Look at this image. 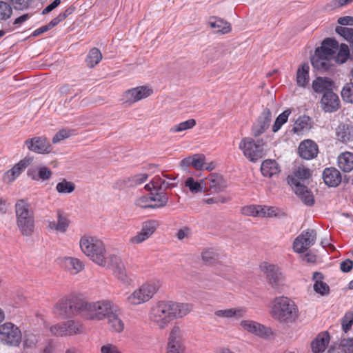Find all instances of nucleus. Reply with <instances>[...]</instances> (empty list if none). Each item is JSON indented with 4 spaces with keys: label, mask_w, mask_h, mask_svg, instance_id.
Returning <instances> with one entry per match:
<instances>
[{
    "label": "nucleus",
    "mask_w": 353,
    "mask_h": 353,
    "mask_svg": "<svg viewBox=\"0 0 353 353\" xmlns=\"http://www.w3.org/2000/svg\"><path fill=\"white\" fill-rule=\"evenodd\" d=\"M191 310L192 306L188 303L161 301L152 307L150 319L160 329H163L173 319L183 317Z\"/></svg>",
    "instance_id": "f257e3e1"
},
{
    "label": "nucleus",
    "mask_w": 353,
    "mask_h": 353,
    "mask_svg": "<svg viewBox=\"0 0 353 353\" xmlns=\"http://www.w3.org/2000/svg\"><path fill=\"white\" fill-rule=\"evenodd\" d=\"M270 312L274 320L285 325L295 323L299 316L297 305L285 296L275 298L272 302Z\"/></svg>",
    "instance_id": "f03ea898"
},
{
    "label": "nucleus",
    "mask_w": 353,
    "mask_h": 353,
    "mask_svg": "<svg viewBox=\"0 0 353 353\" xmlns=\"http://www.w3.org/2000/svg\"><path fill=\"white\" fill-rule=\"evenodd\" d=\"M79 315L91 321H101L107 319L112 312H117V307L109 300L89 302L82 299L78 305Z\"/></svg>",
    "instance_id": "7ed1b4c3"
},
{
    "label": "nucleus",
    "mask_w": 353,
    "mask_h": 353,
    "mask_svg": "<svg viewBox=\"0 0 353 353\" xmlns=\"http://www.w3.org/2000/svg\"><path fill=\"white\" fill-rule=\"evenodd\" d=\"M79 246L81 250L93 262L100 266H106L109 255L101 240L94 236L84 235L80 239Z\"/></svg>",
    "instance_id": "20e7f679"
},
{
    "label": "nucleus",
    "mask_w": 353,
    "mask_h": 353,
    "mask_svg": "<svg viewBox=\"0 0 353 353\" xmlns=\"http://www.w3.org/2000/svg\"><path fill=\"white\" fill-rule=\"evenodd\" d=\"M311 176L310 170L305 166H299L292 176H289L288 183L293 188L295 194L307 205L312 206L314 203V196L303 182Z\"/></svg>",
    "instance_id": "39448f33"
},
{
    "label": "nucleus",
    "mask_w": 353,
    "mask_h": 353,
    "mask_svg": "<svg viewBox=\"0 0 353 353\" xmlns=\"http://www.w3.org/2000/svg\"><path fill=\"white\" fill-rule=\"evenodd\" d=\"M161 286L160 281L152 280L143 283L126 298L127 303L130 305H139L149 301L158 292Z\"/></svg>",
    "instance_id": "423d86ee"
},
{
    "label": "nucleus",
    "mask_w": 353,
    "mask_h": 353,
    "mask_svg": "<svg viewBox=\"0 0 353 353\" xmlns=\"http://www.w3.org/2000/svg\"><path fill=\"white\" fill-rule=\"evenodd\" d=\"M263 140L255 141L250 137L243 138L239 148L243 155L251 162L255 163L265 155Z\"/></svg>",
    "instance_id": "0eeeda50"
},
{
    "label": "nucleus",
    "mask_w": 353,
    "mask_h": 353,
    "mask_svg": "<svg viewBox=\"0 0 353 353\" xmlns=\"http://www.w3.org/2000/svg\"><path fill=\"white\" fill-rule=\"evenodd\" d=\"M21 339V332L14 323L6 322L0 325V342L3 345L19 346Z\"/></svg>",
    "instance_id": "6e6552de"
},
{
    "label": "nucleus",
    "mask_w": 353,
    "mask_h": 353,
    "mask_svg": "<svg viewBox=\"0 0 353 353\" xmlns=\"http://www.w3.org/2000/svg\"><path fill=\"white\" fill-rule=\"evenodd\" d=\"M82 299L77 297L61 299L54 306V312L60 316L66 317L72 314H79L78 305Z\"/></svg>",
    "instance_id": "1a4fd4ad"
},
{
    "label": "nucleus",
    "mask_w": 353,
    "mask_h": 353,
    "mask_svg": "<svg viewBox=\"0 0 353 353\" xmlns=\"http://www.w3.org/2000/svg\"><path fill=\"white\" fill-rule=\"evenodd\" d=\"M316 240V232L314 230L303 231L294 241L293 250L297 253H303L312 246Z\"/></svg>",
    "instance_id": "9d476101"
},
{
    "label": "nucleus",
    "mask_w": 353,
    "mask_h": 353,
    "mask_svg": "<svg viewBox=\"0 0 353 353\" xmlns=\"http://www.w3.org/2000/svg\"><path fill=\"white\" fill-rule=\"evenodd\" d=\"M260 268L265 274L267 280L272 288H277L283 283L284 276L277 265L263 262L261 264Z\"/></svg>",
    "instance_id": "9b49d317"
},
{
    "label": "nucleus",
    "mask_w": 353,
    "mask_h": 353,
    "mask_svg": "<svg viewBox=\"0 0 353 353\" xmlns=\"http://www.w3.org/2000/svg\"><path fill=\"white\" fill-rule=\"evenodd\" d=\"M185 346L182 341L181 331L179 326L172 329L168 338L167 353H184Z\"/></svg>",
    "instance_id": "f8f14e48"
},
{
    "label": "nucleus",
    "mask_w": 353,
    "mask_h": 353,
    "mask_svg": "<svg viewBox=\"0 0 353 353\" xmlns=\"http://www.w3.org/2000/svg\"><path fill=\"white\" fill-rule=\"evenodd\" d=\"M152 92L153 90L150 87L143 85L128 90L125 92L123 97L127 103L132 104L148 97Z\"/></svg>",
    "instance_id": "ddd939ff"
},
{
    "label": "nucleus",
    "mask_w": 353,
    "mask_h": 353,
    "mask_svg": "<svg viewBox=\"0 0 353 353\" xmlns=\"http://www.w3.org/2000/svg\"><path fill=\"white\" fill-rule=\"evenodd\" d=\"M320 103L322 110L330 113L337 111L341 104L339 96L332 90H327L323 94Z\"/></svg>",
    "instance_id": "4468645a"
},
{
    "label": "nucleus",
    "mask_w": 353,
    "mask_h": 353,
    "mask_svg": "<svg viewBox=\"0 0 353 353\" xmlns=\"http://www.w3.org/2000/svg\"><path fill=\"white\" fill-rule=\"evenodd\" d=\"M272 120V112L269 108L263 109L256 121L253 124L252 133L254 137H259L269 128Z\"/></svg>",
    "instance_id": "2eb2a0df"
},
{
    "label": "nucleus",
    "mask_w": 353,
    "mask_h": 353,
    "mask_svg": "<svg viewBox=\"0 0 353 353\" xmlns=\"http://www.w3.org/2000/svg\"><path fill=\"white\" fill-rule=\"evenodd\" d=\"M25 145L29 150L38 154L49 153L51 150L50 143L43 137L28 139L25 141Z\"/></svg>",
    "instance_id": "dca6fc26"
},
{
    "label": "nucleus",
    "mask_w": 353,
    "mask_h": 353,
    "mask_svg": "<svg viewBox=\"0 0 353 353\" xmlns=\"http://www.w3.org/2000/svg\"><path fill=\"white\" fill-rule=\"evenodd\" d=\"M240 325L243 330L260 337H266L270 332L269 328L254 321L243 320Z\"/></svg>",
    "instance_id": "f3484780"
},
{
    "label": "nucleus",
    "mask_w": 353,
    "mask_h": 353,
    "mask_svg": "<svg viewBox=\"0 0 353 353\" xmlns=\"http://www.w3.org/2000/svg\"><path fill=\"white\" fill-rule=\"evenodd\" d=\"M31 161L30 158H24L21 160L3 174V180L8 183H12L25 170Z\"/></svg>",
    "instance_id": "a211bd4d"
},
{
    "label": "nucleus",
    "mask_w": 353,
    "mask_h": 353,
    "mask_svg": "<svg viewBox=\"0 0 353 353\" xmlns=\"http://www.w3.org/2000/svg\"><path fill=\"white\" fill-rule=\"evenodd\" d=\"M107 267L111 268L114 274L121 281L126 280V270L124 263L121 258L114 254H110L108 259Z\"/></svg>",
    "instance_id": "6ab92c4d"
},
{
    "label": "nucleus",
    "mask_w": 353,
    "mask_h": 353,
    "mask_svg": "<svg viewBox=\"0 0 353 353\" xmlns=\"http://www.w3.org/2000/svg\"><path fill=\"white\" fill-rule=\"evenodd\" d=\"M298 150L301 158L306 160H310L317 156L319 153V147L314 141L310 139H307L300 143Z\"/></svg>",
    "instance_id": "aec40b11"
},
{
    "label": "nucleus",
    "mask_w": 353,
    "mask_h": 353,
    "mask_svg": "<svg viewBox=\"0 0 353 353\" xmlns=\"http://www.w3.org/2000/svg\"><path fill=\"white\" fill-rule=\"evenodd\" d=\"M17 221L34 218L30 205L26 200L19 199L14 205Z\"/></svg>",
    "instance_id": "412c9836"
},
{
    "label": "nucleus",
    "mask_w": 353,
    "mask_h": 353,
    "mask_svg": "<svg viewBox=\"0 0 353 353\" xmlns=\"http://www.w3.org/2000/svg\"><path fill=\"white\" fill-rule=\"evenodd\" d=\"M330 339L327 332L319 333L312 342L311 348L313 353H323L327 348Z\"/></svg>",
    "instance_id": "4be33fe9"
},
{
    "label": "nucleus",
    "mask_w": 353,
    "mask_h": 353,
    "mask_svg": "<svg viewBox=\"0 0 353 353\" xmlns=\"http://www.w3.org/2000/svg\"><path fill=\"white\" fill-rule=\"evenodd\" d=\"M323 179L330 187H336L341 182V173L334 168H325L323 173Z\"/></svg>",
    "instance_id": "5701e85b"
},
{
    "label": "nucleus",
    "mask_w": 353,
    "mask_h": 353,
    "mask_svg": "<svg viewBox=\"0 0 353 353\" xmlns=\"http://www.w3.org/2000/svg\"><path fill=\"white\" fill-rule=\"evenodd\" d=\"M148 179L147 174H138L132 176L122 179L117 182V188L121 190L126 187H132L144 183Z\"/></svg>",
    "instance_id": "b1692460"
},
{
    "label": "nucleus",
    "mask_w": 353,
    "mask_h": 353,
    "mask_svg": "<svg viewBox=\"0 0 353 353\" xmlns=\"http://www.w3.org/2000/svg\"><path fill=\"white\" fill-rule=\"evenodd\" d=\"M316 50L331 59L339 50V43L334 39L327 38L323 41L321 46Z\"/></svg>",
    "instance_id": "393cba45"
},
{
    "label": "nucleus",
    "mask_w": 353,
    "mask_h": 353,
    "mask_svg": "<svg viewBox=\"0 0 353 353\" xmlns=\"http://www.w3.org/2000/svg\"><path fill=\"white\" fill-rule=\"evenodd\" d=\"M330 59L327 56L323 55L319 50H315L314 54L311 58V63L312 66L321 71L327 70L330 65Z\"/></svg>",
    "instance_id": "a878e982"
},
{
    "label": "nucleus",
    "mask_w": 353,
    "mask_h": 353,
    "mask_svg": "<svg viewBox=\"0 0 353 353\" xmlns=\"http://www.w3.org/2000/svg\"><path fill=\"white\" fill-rule=\"evenodd\" d=\"M312 89L316 93H324L332 90L333 81L329 77H317L312 81Z\"/></svg>",
    "instance_id": "bb28decb"
},
{
    "label": "nucleus",
    "mask_w": 353,
    "mask_h": 353,
    "mask_svg": "<svg viewBox=\"0 0 353 353\" xmlns=\"http://www.w3.org/2000/svg\"><path fill=\"white\" fill-rule=\"evenodd\" d=\"M323 278L324 276L321 272H315L313 273L314 290L322 296L327 295L330 293V287L323 281Z\"/></svg>",
    "instance_id": "cd10ccee"
},
{
    "label": "nucleus",
    "mask_w": 353,
    "mask_h": 353,
    "mask_svg": "<svg viewBox=\"0 0 353 353\" xmlns=\"http://www.w3.org/2000/svg\"><path fill=\"white\" fill-rule=\"evenodd\" d=\"M246 312L244 307H235L216 310L214 314L216 316L225 319H239L243 317Z\"/></svg>",
    "instance_id": "c85d7f7f"
},
{
    "label": "nucleus",
    "mask_w": 353,
    "mask_h": 353,
    "mask_svg": "<svg viewBox=\"0 0 353 353\" xmlns=\"http://www.w3.org/2000/svg\"><path fill=\"white\" fill-rule=\"evenodd\" d=\"M338 165L344 172L353 170V153L350 152H342L337 158Z\"/></svg>",
    "instance_id": "c756f323"
},
{
    "label": "nucleus",
    "mask_w": 353,
    "mask_h": 353,
    "mask_svg": "<svg viewBox=\"0 0 353 353\" xmlns=\"http://www.w3.org/2000/svg\"><path fill=\"white\" fill-rule=\"evenodd\" d=\"M261 171L264 176L270 178L280 172V168L275 160L266 159L262 162Z\"/></svg>",
    "instance_id": "7c9ffc66"
},
{
    "label": "nucleus",
    "mask_w": 353,
    "mask_h": 353,
    "mask_svg": "<svg viewBox=\"0 0 353 353\" xmlns=\"http://www.w3.org/2000/svg\"><path fill=\"white\" fill-rule=\"evenodd\" d=\"M62 266L70 272L71 274H77L83 268V263L77 258L65 257L61 261Z\"/></svg>",
    "instance_id": "2f4dec72"
},
{
    "label": "nucleus",
    "mask_w": 353,
    "mask_h": 353,
    "mask_svg": "<svg viewBox=\"0 0 353 353\" xmlns=\"http://www.w3.org/2000/svg\"><path fill=\"white\" fill-rule=\"evenodd\" d=\"M210 28L216 29L217 33L226 34L230 32V24L221 18L212 17L208 22Z\"/></svg>",
    "instance_id": "473e14b6"
},
{
    "label": "nucleus",
    "mask_w": 353,
    "mask_h": 353,
    "mask_svg": "<svg viewBox=\"0 0 353 353\" xmlns=\"http://www.w3.org/2000/svg\"><path fill=\"white\" fill-rule=\"evenodd\" d=\"M205 185H208V188L211 192H219L225 188L223 179L219 176H210L207 179Z\"/></svg>",
    "instance_id": "72a5a7b5"
},
{
    "label": "nucleus",
    "mask_w": 353,
    "mask_h": 353,
    "mask_svg": "<svg viewBox=\"0 0 353 353\" xmlns=\"http://www.w3.org/2000/svg\"><path fill=\"white\" fill-rule=\"evenodd\" d=\"M17 225L23 236H31L34 230V218L17 221Z\"/></svg>",
    "instance_id": "f704fd0d"
},
{
    "label": "nucleus",
    "mask_w": 353,
    "mask_h": 353,
    "mask_svg": "<svg viewBox=\"0 0 353 353\" xmlns=\"http://www.w3.org/2000/svg\"><path fill=\"white\" fill-rule=\"evenodd\" d=\"M308 63H304L298 68L296 72V83L300 87H305L309 81Z\"/></svg>",
    "instance_id": "c9c22d12"
},
{
    "label": "nucleus",
    "mask_w": 353,
    "mask_h": 353,
    "mask_svg": "<svg viewBox=\"0 0 353 353\" xmlns=\"http://www.w3.org/2000/svg\"><path fill=\"white\" fill-rule=\"evenodd\" d=\"M152 188L156 192H164L168 189H172L176 186L175 183L166 181L163 177L155 176L152 180Z\"/></svg>",
    "instance_id": "e433bc0d"
},
{
    "label": "nucleus",
    "mask_w": 353,
    "mask_h": 353,
    "mask_svg": "<svg viewBox=\"0 0 353 353\" xmlns=\"http://www.w3.org/2000/svg\"><path fill=\"white\" fill-rule=\"evenodd\" d=\"M152 208H162L166 205L168 202V196L164 192H157L155 194H150Z\"/></svg>",
    "instance_id": "4c0bfd02"
},
{
    "label": "nucleus",
    "mask_w": 353,
    "mask_h": 353,
    "mask_svg": "<svg viewBox=\"0 0 353 353\" xmlns=\"http://www.w3.org/2000/svg\"><path fill=\"white\" fill-rule=\"evenodd\" d=\"M107 319L108 320V324L112 330L119 333L123 330L124 323L116 314V312H112Z\"/></svg>",
    "instance_id": "58836bf2"
},
{
    "label": "nucleus",
    "mask_w": 353,
    "mask_h": 353,
    "mask_svg": "<svg viewBox=\"0 0 353 353\" xmlns=\"http://www.w3.org/2000/svg\"><path fill=\"white\" fill-rule=\"evenodd\" d=\"M101 59L102 54L101 51L97 48H93L87 55L85 61L87 65L92 68L101 61Z\"/></svg>",
    "instance_id": "ea45409f"
},
{
    "label": "nucleus",
    "mask_w": 353,
    "mask_h": 353,
    "mask_svg": "<svg viewBox=\"0 0 353 353\" xmlns=\"http://www.w3.org/2000/svg\"><path fill=\"white\" fill-rule=\"evenodd\" d=\"M28 174L32 179L45 181L50 178L51 171L46 167H41L37 170H29Z\"/></svg>",
    "instance_id": "a19ab883"
},
{
    "label": "nucleus",
    "mask_w": 353,
    "mask_h": 353,
    "mask_svg": "<svg viewBox=\"0 0 353 353\" xmlns=\"http://www.w3.org/2000/svg\"><path fill=\"white\" fill-rule=\"evenodd\" d=\"M336 135L338 140L346 143L350 140V128L347 124H340L336 131Z\"/></svg>",
    "instance_id": "79ce46f5"
},
{
    "label": "nucleus",
    "mask_w": 353,
    "mask_h": 353,
    "mask_svg": "<svg viewBox=\"0 0 353 353\" xmlns=\"http://www.w3.org/2000/svg\"><path fill=\"white\" fill-rule=\"evenodd\" d=\"M196 120L194 119H188L185 121L181 122L178 124L174 125L170 129L172 133L181 132L184 130L192 129L196 125Z\"/></svg>",
    "instance_id": "37998d69"
},
{
    "label": "nucleus",
    "mask_w": 353,
    "mask_h": 353,
    "mask_svg": "<svg viewBox=\"0 0 353 353\" xmlns=\"http://www.w3.org/2000/svg\"><path fill=\"white\" fill-rule=\"evenodd\" d=\"M290 114L291 110L290 109H287L276 117L272 129L274 132H278L282 125L288 121Z\"/></svg>",
    "instance_id": "c03bdc74"
},
{
    "label": "nucleus",
    "mask_w": 353,
    "mask_h": 353,
    "mask_svg": "<svg viewBox=\"0 0 353 353\" xmlns=\"http://www.w3.org/2000/svg\"><path fill=\"white\" fill-rule=\"evenodd\" d=\"M57 226H58V232L64 233L66 232L69 227V220L65 216L64 213L59 210L57 212Z\"/></svg>",
    "instance_id": "a18cd8bd"
},
{
    "label": "nucleus",
    "mask_w": 353,
    "mask_h": 353,
    "mask_svg": "<svg viewBox=\"0 0 353 353\" xmlns=\"http://www.w3.org/2000/svg\"><path fill=\"white\" fill-rule=\"evenodd\" d=\"M185 185L192 193L194 194L205 192L206 188V187L203 188L200 182L195 181L192 177H188L185 182Z\"/></svg>",
    "instance_id": "49530a36"
},
{
    "label": "nucleus",
    "mask_w": 353,
    "mask_h": 353,
    "mask_svg": "<svg viewBox=\"0 0 353 353\" xmlns=\"http://www.w3.org/2000/svg\"><path fill=\"white\" fill-rule=\"evenodd\" d=\"M341 94L345 102L353 103V83H345L342 88Z\"/></svg>",
    "instance_id": "de8ad7c7"
},
{
    "label": "nucleus",
    "mask_w": 353,
    "mask_h": 353,
    "mask_svg": "<svg viewBox=\"0 0 353 353\" xmlns=\"http://www.w3.org/2000/svg\"><path fill=\"white\" fill-rule=\"evenodd\" d=\"M65 323L67 331V336L79 334L83 331V326L79 322H75L74 321L70 320L65 322Z\"/></svg>",
    "instance_id": "09e8293b"
},
{
    "label": "nucleus",
    "mask_w": 353,
    "mask_h": 353,
    "mask_svg": "<svg viewBox=\"0 0 353 353\" xmlns=\"http://www.w3.org/2000/svg\"><path fill=\"white\" fill-rule=\"evenodd\" d=\"M337 51L338 52L335 58L336 62L338 63H345L350 56V50L348 46L346 44H341L340 48L339 47V50Z\"/></svg>",
    "instance_id": "8fccbe9b"
},
{
    "label": "nucleus",
    "mask_w": 353,
    "mask_h": 353,
    "mask_svg": "<svg viewBox=\"0 0 353 353\" xmlns=\"http://www.w3.org/2000/svg\"><path fill=\"white\" fill-rule=\"evenodd\" d=\"M75 189V185L73 183L63 180L58 183L56 186V190L61 194H68L72 192Z\"/></svg>",
    "instance_id": "3c124183"
},
{
    "label": "nucleus",
    "mask_w": 353,
    "mask_h": 353,
    "mask_svg": "<svg viewBox=\"0 0 353 353\" xmlns=\"http://www.w3.org/2000/svg\"><path fill=\"white\" fill-rule=\"evenodd\" d=\"M12 14V8L7 2L0 1V21H6Z\"/></svg>",
    "instance_id": "603ef678"
},
{
    "label": "nucleus",
    "mask_w": 353,
    "mask_h": 353,
    "mask_svg": "<svg viewBox=\"0 0 353 353\" xmlns=\"http://www.w3.org/2000/svg\"><path fill=\"white\" fill-rule=\"evenodd\" d=\"M158 226V223L155 220H149L143 223L141 231L146 235L148 238L152 235Z\"/></svg>",
    "instance_id": "864d4df0"
},
{
    "label": "nucleus",
    "mask_w": 353,
    "mask_h": 353,
    "mask_svg": "<svg viewBox=\"0 0 353 353\" xmlns=\"http://www.w3.org/2000/svg\"><path fill=\"white\" fill-rule=\"evenodd\" d=\"M309 117H299L294 123L293 131L294 133L299 134L304 129L308 127Z\"/></svg>",
    "instance_id": "5fc2aeb1"
},
{
    "label": "nucleus",
    "mask_w": 353,
    "mask_h": 353,
    "mask_svg": "<svg viewBox=\"0 0 353 353\" xmlns=\"http://www.w3.org/2000/svg\"><path fill=\"white\" fill-rule=\"evenodd\" d=\"M335 31L340 36L343 37L346 41L353 43V28L337 26Z\"/></svg>",
    "instance_id": "6e6d98bb"
},
{
    "label": "nucleus",
    "mask_w": 353,
    "mask_h": 353,
    "mask_svg": "<svg viewBox=\"0 0 353 353\" xmlns=\"http://www.w3.org/2000/svg\"><path fill=\"white\" fill-rule=\"evenodd\" d=\"M259 210V216H276L277 215V208L267 205H257Z\"/></svg>",
    "instance_id": "4d7b16f0"
},
{
    "label": "nucleus",
    "mask_w": 353,
    "mask_h": 353,
    "mask_svg": "<svg viewBox=\"0 0 353 353\" xmlns=\"http://www.w3.org/2000/svg\"><path fill=\"white\" fill-rule=\"evenodd\" d=\"M353 324V313L351 312H346L341 319L342 330L347 333L352 327Z\"/></svg>",
    "instance_id": "13d9d810"
},
{
    "label": "nucleus",
    "mask_w": 353,
    "mask_h": 353,
    "mask_svg": "<svg viewBox=\"0 0 353 353\" xmlns=\"http://www.w3.org/2000/svg\"><path fill=\"white\" fill-rule=\"evenodd\" d=\"M339 347L343 353H353V338L342 339Z\"/></svg>",
    "instance_id": "bf43d9fd"
},
{
    "label": "nucleus",
    "mask_w": 353,
    "mask_h": 353,
    "mask_svg": "<svg viewBox=\"0 0 353 353\" xmlns=\"http://www.w3.org/2000/svg\"><path fill=\"white\" fill-rule=\"evenodd\" d=\"M50 332L51 333L57 336H67L66 334V327H65V323H58L57 325H54L50 327Z\"/></svg>",
    "instance_id": "052dcab7"
},
{
    "label": "nucleus",
    "mask_w": 353,
    "mask_h": 353,
    "mask_svg": "<svg viewBox=\"0 0 353 353\" xmlns=\"http://www.w3.org/2000/svg\"><path fill=\"white\" fill-rule=\"evenodd\" d=\"M136 205L141 208H152V203L150 196H143L136 201Z\"/></svg>",
    "instance_id": "680f3d73"
},
{
    "label": "nucleus",
    "mask_w": 353,
    "mask_h": 353,
    "mask_svg": "<svg viewBox=\"0 0 353 353\" xmlns=\"http://www.w3.org/2000/svg\"><path fill=\"white\" fill-rule=\"evenodd\" d=\"M14 9L17 10H23L30 6L31 0H10Z\"/></svg>",
    "instance_id": "e2e57ef3"
},
{
    "label": "nucleus",
    "mask_w": 353,
    "mask_h": 353,
    "mask_svg": "<svg viewBox=\"0 0 353 353\" xmlns=\"http://www.w3.org/2000/svg\"><path fill=\"white\" fill-rule=\"evenodd\" d=\"M205 161V157L201 154L192 156V165L196 170H202Z\"/></svg>",
    "instance_id": "0e129e2a"
},
{
    "label": "nucleus",
    "mask_w": 353,
    "mask_h": 353,
    "mask_svg": "<svg viewBox=\"0 0 353 353\" xmlns=\"http://www.w3.org/2000/svg\"><path fill=\"white\" fill-rule=\"evenodd\" d=\"M101 353H122L121 350L115 345L106 343L101 347Z\"/></svg>",
    "instance_id": "69168bd1"
},
{
    "label": "nucleus",
    "mask_w": 353,
    "mask_h": 353,
    "mask_svg": "<svg viewBox=\"0 0 353 353\" xmlns=\"http://www.w3.org/2000/svg\"><path fill=\"white\" fill-rule=\"evenodd\" d=\"M70 135V132L66 130H61L59 131L53 137L52 141L53 143L56 144L61 141L69 137Z\"/></svg>",
    "instance_id": "338daca9"
},
{
    "label": "nucleus",
    "mask_w": 353,
    "mask_h": 353,
    "mask_svg": "<svg viewBox=\"0 0 353 353\" xmlns=\"http://www.w3.org/2000/svg\"><path fill=\"white\" fill-rule=\"evenodd\" d=\"M243 214L248 216H259L257 205H248L242 209Z\"/></svg>",
    "instance_id": "774afa93"
}]
</instances>
